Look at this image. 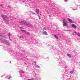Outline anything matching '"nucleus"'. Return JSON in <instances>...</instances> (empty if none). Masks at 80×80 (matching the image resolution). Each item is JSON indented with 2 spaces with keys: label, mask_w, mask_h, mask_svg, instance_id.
I'll use <instances>...</instances> for the list:
<instances>
[{
  "label": "nucleus",
  "mask_w": 80,
  "mask_h": 80,
  "mask_svg": "<svg viewBox=\"0 0 80 80\" xmlns=\"http://www.w3.org/2000/svg\"><path fill=\"white\" fill-rule=\"evenodd\" d=\"M2 77H3V76H2Z\"/></svg>",
  "instance_id": "30"
},
{
  "label": "nucleus",
  "mask_w": 80,
  "mask_h": 80,
  "mask_svg": "<svg viewBox=\"0 0 80 80\" xmlns=\"http://www.w3.org/2000/svg\"><path fill=\"white\" fill-rule=\"evenodd\" d=\"M12 78V77H9V78H8V80H9V79H10V78Z\"/></svg>",
  "instance_id": "17"
},
{
  "label": "nucleus",
  "mask_w": 80,
  "mask_h": 80,
  "mask_svg": "<svg viewBox=\"0 0 80 80\" xmlns=\"http://www.w3.org/2000/svg\"><path fill=\"white\" fill-rule=\"evenodd\" d=\"M67 55L68 56V57H71V55L69 53H67Z\"/></svg>",
  "instance_id": "10"
},
{
  "label": "nucleus",
  "mask_w": 80,
  "mask_h": 80,
  "mask_svg": "<svg viewBox=\"0 0 80 80\" xmlns=\"http://www.w3.org/2000/svg\"><path fill=\"white\" fill-rule=\"evenodd\" d=\"M8 36L9 37H10V34H8Z\"/></svg>",
  "instance_id": "15"
},
{
  "label": "nucleus",
  "mask_w": 80,
  "mask_h": 80,
  "mask_svg": "<svg viewBox=\"0 0 80 80\" xmlns=\"http://www.w3.org/2000/svg\"><path fill=\"white\" fill-rule=\"evenodd\" d=\"M39 10H40L39 9H36V12L37 14H38V13H39Z\"/></svg>",
  "instance_id": "4"
},
{
  "label": "nucleus",
  "mask_w": 80,
  "mask_h": 80,
  "mask_svg": "<svg viewBox=\"0 0 80 80\" xmlns=\"http://www.w3.org/2000/svg\"><path fill=\"white\" fill-rule=\"evenodd\" d=\"M24 24L26 25H27L28 27H30L31 26V24L30 23H27L26 22H24Z\"/></svg>",
  "instance_id": "2"
},
{
  "label": "nucleus",
  "mask_w": 80,
  "mask_h": 80,
  "mask_svg": "<svg viewBox=\"0 0 80 80\" xmlns=\"http://www.w3.org/2000/svg\"><path fill=\"white\" fill-rule=\"evenodd\" d=\"M48 14H49V13H50V12H48Z\"/></svg>",
  "instance_id": "27"
},
{
  "label": "nucleus",
  "mask_w": 80,
  "mask_h": 80,
  "mask_svg": "<svg viewBox=\"0 0 80 80\" xmlns=\"http://www.w3.org/2000/svg\"><path fill=\"white\" fill-rule=\"evenodd\" d=\"M36 68H40V67L38 65H37L36 66Z\"/></svg>",
  "instance_id": "13"
},
{
  "label": "nucleus",
  "mask_w": 80,
  "mask_h": 80,
  "mask_svg": "<svg viewBox=\"0 0 80 80\" xmlns=\"http://www.w3.org/2000/svg\"><path fill=\"white\" fill-rule=\"evenodd\" d=\"M9 39H10V40L11 41H12V40L10 39V38H9Z\"/></svg>",
  "instance_id": "25"
},
{
  "label": "nucleus",
  "mask_w": 80,
  "mask_h": 80,
  "mask_svg": "<svg viewBox=\"0 0 80 80\" xmlns=\"http://www.w3.org/2000/svg\"><path fill=\"white\" fill-rule=\"evenodd\" d=\"M22 38V37H19V38Z\"/></svg>",
  "instance_id": "20"
},
{
  "label": "nucleus",
  "mask_w": 80,
  "mask_h": 80,
  "mask_svg": "<svg viewBox=\"0 0 80 80\" xmlns=\"http://www.w3.org/2000/svg\"><path fill=\"white\" fill-rule=\"evenodd\" d=\"M2 4L0 5V6H2Z\"/></svg>",
  "instance_id": "22"
},
{
  "label": "nucleus",
  "mask_w": 80,
  "mask_h": 80,
  "mask_svg": "<svg viewBox=\"0 0 80 80\" xmlns=\"http://www.w3.org/2000/svg\"><path fill=\"white\" fill-rule=\"evenodd\" d=\"M34 14H35V13H34Z\"/></svg>",
  "instance_id": "29"
},
{
  "label": "nucleus",
  "mask_w": 80,
  "mask_h": 80,
  "mask_svg": "<svg viewBox=\"0 0 80 80\" xmlns=\"http://www.w3.org/2000/svg\"><path fill=\"white\" fill-rule=\"evenodd\" d=\"M43 33H44L45 35H48V33H47V32L46 31H43Z\"/></svg>",
  "instance_id": "8"
},
{
  "label": "nucleus",
  "mask_w": 80,
  "mask_h": 80,
  "mask_svg": "<svg viewBox=\"0 0 80 80\" xmlns=\"http://www.w3.org/2000/svg\"><path fill=\"white\" fill-rule=\"evenodd\" d=\"M67 20L71 23H73L74 22L73 21H72V20L70 18H68Z\"/></svg>",
  "instance_id": "3"
},
{
  "label": "nucleus",
  "mask_w": 80,
  "mask_h": 80,
  "mask_svg": "<svg viewBox=\"0 0 80 80\" xmlns=\"http://www.w3.org/2000/svg\"><path fill=\"white\" fill-rule=\"evenodd\" d=\"M43 30H46V28H43Z\"/></svg>",
  "instance_id": "16"
},
{
  "label": "nucleus",
  "mask_w": 80,
  "mask_h": 80,
  "mask_svg": "<svg viewBox=\"0 0 80 80\" xmlns=\"http://www.w3.org/2000/svg\"><path fill=\"white\" fill-rule=\"evenodd\" d=\"M22 73H24V72H23V71H22Z\"/></svg>",
  "instance_id": "21"
},
{
  "label": "nucleus",
  "mask_w": 80,
  "mask_h": 80,
  "mask_svg": "<svg viewBox=\"0 0 80 80\" xmlns=\"http://www.w3.org/2000/svg\"><path fill=\"white\" fill-rule=\"evenodd\" d=\"M1 16L2 17V18H6V16L3 15H1Z\"/></svg>",
  "instance_id": "7"
},
{
  "label": "nucleus",
  "mask_w": 80,
  "mask_h": 80,
  "mask_svg": "<svg viewBox=\"0 0 80 80\" xmlns=\"http://www.w3.org/2000/svg\"><path fill=\"white\" fill-rule=\"evenodd\" d=\"M20 29L22 30V32H25V30L24 28H23L20 27Z\"/></svg>",
  "instance_id": "6"
},
{
  "label": "nucleus",
  "mask_w": 80,
  "mask_h": 80,
  "mask_svg": "<svg viewBox=\"0 0 80 80\" xmlns=\"http://www.w3.org/2000/svg\"><path fill=\"white\" fill-rule=\"evenodd\" d=\"M34 63H35V64H36V65H37V64H36V62L34 61L33 63H32V65H35L34 64Z\"/></svg>",
  "instance_id": "11"
},
{
  "label": "nucleus",
  "mask_w": 80,
  "mask_h": 80,
  "mask_svg": "<svg viewBox=\"0 0 80 80\" xmlns=\"http://www.w3.org/2000/svg\"><path fill=\"white\" fill-rule=\"evenodd\" d=\"M65 2H67V0H64Z\"/></svg>",
  "instance_id": "19"
},
{
  "label": "nucleus",
  "mask_w": 80,
  "mask_h": 80,
  "mask_svg": "<svg viewBox=\"0 0 80 80\" xmlns=\"http://www.w3.org/2000/svg\"><path fill=\"white\" fill-rule=\"evenodd\" d=\"M27 35H28V33H27Z\"/></svg>",
  "instance_id": "26"
},
{
  "label": "nucleus",
  "mask_w": 80,
  "mask_h": 80,
  "mask_svg": "<svg viewBox=\"0 0 80 80\" xmlns=\"http://www.w3.org/2000/svg\"><path fill=\"white\" fill-rule=\"evenodd\" d=\"M71 73H73V72L72 71H71Z\"/></svg>",
  "instance_id": "23"
},
{
  "label": "nucleus",
  "mask_w": 80,
  "mask_h": 80,
  "mask_svg": "<svg viewBox=\"0 0 80 80\" xmlns=\"http://www.w3.org/2000/svg\"><path fill=\"white\" fill-rule=\"evenodd\" d=\"M24 32L26 34H27V33H28V35H30V33H29L28 32H25V31H24Z\"/></svg>",
  "instance_id": "12"
},
{
  "label": "nucleus",
  "mask_w": 80,
  "mask_h": 80,
  "mask_svg": "<svg viewBox=\"0 0 80 80\" xmlns=\"http://www.w3.org/2000/svg\"><path fill=\"white\" fill-rule=\"evenodd\" d=\"M38 18L39 19H40V16H39L38 15Z\"/></svg>",
  "instance_id": "14"
},
{
  "label": "nucleus",
  "mask_w": 80,
  "mask_h": 80,
  "mask_svg": "<svg viewBox=\"0 0 80 80\" xmlns=\"http://www.w3.org/2000/svg\"><path fill=\"white\" fill-rule=\"evenodd\" d=\"M54 37H55V38H56V39H58V37L57 35H54Z\"/></svg>",
  "instance_id": "9"
},
{
  "label": "nucleus",
  "mask_w": 80,
  "mask_h": 80,
  "mask_svg": "<svg viewBox=\"0 0 80 80\" xmlns=\"http://www.w3.org/2000/svg\"><path fill=\"white\" fill-rule=\"evenodd\" d=\"M72 27H73V28H77V26H76V25L73 24H72Z\"/></svg>",
  "instance_id": "5"
},
{
  "label": "nucleus",
  "mask_w": 80,
  "mask_h": 80,
  "mask_svg": "<svg viewBox=\"0 0 80 80\" xmlns=\"http://www.w3.org/2000/svg\"><path fill=\"white\" fill-rule=\"evenodd\" d=\"M78 36H80L79 35V34H78Z\"/></svg>",
  "instance_id": "28"
},
{
  "label": "nucleus",
  "mask_w": 80,
  "mask_h": 80,
  "mask_svg": "<svg viewBox=\"0 0 80 80\" xmlns=\"http://www.w3.org/2000/svg\"><path fill=\"white\" fill-rule=\"evenodd\" d=\"M28 80H32V79H28Z\"/></svg>",
  "instance_id": "24"
},
{
  "label": "nucleus",
  "mask_w": 80,
  "mask_h": 80,
  "mask_svg": "<svg viewBox=\"0 0 80 80\" xmlns=\"http://www.w3.org/2000/svg\"><path fill=\"white\" fill-rule=\"evenodd\" d=\"M31 80H34V78H32V79H31Z\"/></svg>",
  "instance_id": "18"
},
{
  "label": "nucleus",
  "mask_w": 80,
  "mask_h": 80,
  "mask_svg": "<svg viewBox=\"0 0 80 80\" xmlns=\"http://www.w3.org/2000/svg\"><path fill=\"white\" fill-rule=\"evenodd\" d=\"M67 21H66L64 20L63 21V26L65 27V26H67Z\"/></svg>",
  "instance_id": "1"
}]
</instances>
